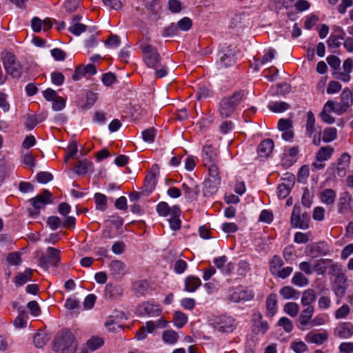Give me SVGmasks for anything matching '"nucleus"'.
Returning a JSON list of instances; mask_svg holds the SVG:
<instances>
[{"label":"nucleus","instance_id":"3c124183","mask_svg":"<svg viewBox=\"0 0 353 353\" xmlns=\"http://www.w3.org/2000/svg\"><path fill=\"white\" fill-rule=\"evenodd\" d=\"M278 325L282 327L286 332H291L293 329V324L292 321L288 317H281L279 322Z\"/></svg>","mask_w":353,"mask_h":353},{"label":"nucleus","instance_id":"f257e3e1","mask_svg":"<svg viewBox=\"0 0 353 353\" xmlns=\"http://www.w3.org/2000/svg\"><path fill=\"white\" fill-rule=\"evenodd\" d=\"M353 104V97L350 89L345 88L343 90L340 97V101H327L320 114L323 121L332 124L335 121L334 117L331 116L330 113L334 112L338 115H341L346 112Z\"/></svg>","mask_w":353,"mask_h":353},{"label":"nucleus","instance_id":"c756f323","mask_svg":"<svg viewBox=\"0 0 353 353\" xmlns=\"http://www.w3.org/2000/svg\"><path fill=\"white\" fill-rule=\"evenodd\" d=\"M201 285V281L199 278L189 276L185 280V290L190 292H194Z\"/></svg>","mask_w":353,"mask_h":353},{"label":"nucleus","instance_id":"a878e982","mask_svg":"<svg viewBox=\"0 0 353 353\" xmlns=\"http://www.w3.org/2000/svg\"><path fill=\"white\" fill-rule=\"evenodd\" d=\"M32 272L33 271L30 268H26L23 272H19L14 278L15 285L22 286L31 281Z\"/></svg>","mask_w":353,"mask_h":353},{"label":"nucleus","instance_id":"f03ea898","mask_svg":"<svg viewBox=\"0 0 353 353\" xmlns=\"http://www.w3.org/2000/svg\"><path fill=\"white\" fill-rule=\"evenodd\" d=\"M245 96L243 90H238L230 96L222 98L218 105L220 117L223 119L232 117Z\"/></svg>","mask_w":353,"mask_h":353},{"label":"nucleus","instance_id":"9b49d317","mask_svg":"<svg viewBox=\"0 0 353 353\" xmlns=\"http://www.w3.org/2000/svg\"><path fill=\"white\" fill-rule=\"evenodd\" d=\"M60 261V251L49 247L47 249V256L40 259V264L43 268H48V265H57Z\"/></svg>","mask_w":353,"mask_h":353},{"label":"nucleus","instance_id":"e433bc0d","mask_svg":"<svg viewBox=\"0 0 353 353\" xmlns=\"http://www.w3.org/2000/svg\"><path fill=\"white\" fill-rule=\"evenodd\" d=\"M19 313L14 321V325L16 328H24L27 325V312L19 308Z\"/></svg>","mask_w":353,"mask_h":353},{"label":"nucleus","instance_id":"1a4fd4ad","mask_svg":"<svg viewBox=\"0 0 353 353\" xmlns=\"http://www.w3.org/2000/svg\"><path fill=\"white\" fill-rule=\"evenodd\" d=\"M350 163V156L345 152L339 158L337 164L332 163L328 168L332 173L336 172L339 177H344L349 169Z\"/></svg>","mask_w":353,"mask_h":353},{"label":"nucleus","instance_id":"bb28decb","mask_svg":"<svg viewBox=\"0 0 353 353\" xmlns=\"http://www.w3.org/2000/svg\"><path fill=\"white\" fill-rule=\"evenodd\" d=\"M351 201L352 196L348 192H344L341 193L339 198V212L343 213L348 210L350 208Z\"/></svg>","mask_w":353,"mask_h":353},{"label":"nucleus","instance_id":"58836bf2","mask_svg":"<svg viewBox=\"0 0 353 353\" xmlns=\"http://www.w3.org/2000/svg\"><path fill=\"white\" fill-rule=\"evenodd\" d=\"M162 338L163 341L165 343L172 345L177 342L179 335L175 331L172 330H168L163 332Z\"/></svg>","mask_w":353,"mask_h":353},{"label":"nucleus","instance_id":"6e6552de","mask_svg":"<svg viewBox=\"0 0 353 353\" xmlns=\"http://www.w3.org/2000/svg\"><path fill=\"white\" fill-rule=\"evenodd\" d=\"M212 327L220 332H232L236 327L235 320L231 316H220L212 320Z\"/></svg>","mask_w":353,"mask_h":353},{"label":"nucleus","instance_id":"c85d7f7f","mask_svg":"<svg viewBox=\"0 0 353 353\" xmlns=\"http://www.w3.org/2000/svg\"><path fill=\"white\" fill-rule=\"evenodd\" d=\"M156 183V174L151 171L145 176L143 192H146L147 194L150 193L154 190Z\"/></svg>","mask_w":353,"mask_h":353},{"label":"nucleus","instance_id":"4be33fe9","mask_svg":"<svg viewBox=\"0 0 353 353\" xmlns=\"http://www.w3.org/2000/svg\"><path fill=\"white\" fill-rule=\"evenodd\" d=\"M314 312V307H305L300 314L298 322L301 330H304Z\"/></svg>","mask_w":353,"mask_h":353},{"label":"nucleus","instance_id":"20e7f679","mask_svg":"<svg viewBox=\"0 0 353 353\" xmlns=\"http://www.w3.org/2000/svg\"><path fill=\"white\" fill-rule=\"evenodd\" d=\"M141 49L143 53V61L150 68H157L161 65V57L157 49L150 44L141 43Z\"/></svg>","mask_w":353,"mask_h":353},{"label":"nucleus","instance_id":"13d9d810","mask_svg":"<svg viewBox=\"0 0 353 353\" xmlns=\"http://www.w3.org/2000/svg\"><path fill=\"white\" fill-rule=\"evenodd\" d=\"M290 192V185L285 183L279 184L277 187V195L281 199H285Z\"/></svg>","mask_w":353,"mask_h":353},{"label":"nucleus","instance_id":"2f4dec72","mask_svg":"<svg viewBox=\"0 0 353 353\" xmlns=\"http://www.w3.org/2000/svg\"><path fill=\"white\" fill-rule=\"evenodd\" d=\"M334 150L331 146L321 147L316 154L317 161H327L332 155Z\"/></svg>","mask_w":353,"mask_h":353},{"label":"nucleus","instance_id":"7c9ffc66","mask_svg":"<svg viewBox=\"0 0 353 353\" xmlns=\"http://www.w3.org/2000/svg\"><path fill=\"white\" fill-rule=\"evenodd\" d=\"M279 294L284 299H298L300 292L291 286H284L281 288Z\"/></svg>","mask_w":353,"mask_h":353},{"label":"nucleus","instance_id":"423d86ee","mask_svg":"<svg viewBox=\"0 0 353 353\" xmlns=\"http://www.w3.org/2000/svg\"><path fill=\"white\" fill-rule=\"evenodd\" d=\"M32 208L29 209L30 214L37 215L39 214L40 210L45 208V206L52 202V194L48 190H43L42 192L30 200Z\"/></svg>","mask_w":353,"mask_h":353},{"label":"nucleus","instance_id":"72a5a7b5","mask_svg":"<svg viewBox=\"0 0 353 353\" xmlns=\"http://www.w3.org/2000/svg\"><path fill=\"white\" fill-rule=\"evenodd\" d=\"M284 265V261L279 255H274L270 261V271L272 275L277 272Z\"/></svg>","mask_w":353,"mask_h":353},{"label":"nucleus","instance_id":"5fc2aeb1","mask_svg":"<svg viewBox=\"0 0 353 353\" xmlns=\"http://www.w3.org/2000/svg\"><path fill=\"white\" fill-rule=\"evenodd\" d=\"M3 62L4 67H7L12 64L14 65L17 61L14 54L10 52H6L3 54Z\"/></svg>","mask_w":353,"mask_h":353},{"label":"nucleus","instance_id":"cd10ccee","mask_svg":"<svg viewBox=\"0 0 353 353\" xmlns=\"http://www.w3.org/2000/svg\"><path fill=\"white\" fill-rule=\"evenodd\" d=\"M336 194L332 189L327 188L320 193V199L326 205H332L334 203Z\"/></svg>","mask_w":353,"mask_h":353},{"label":"nucleus","instance_id":"a211bd4d","mask_svg":"<svg viewBox=\"0 0 353 353\" xmlns=\"http://www.w3.org/2000/svg\"><path fill=\"white\" fill-rule=\"evenodd\" d=\"M228 258L225 256L216 257L214 259L215 266L221 270V272L225 274H230L234 268V265L232 262L227 263Z\"/></svg>","mask_w":353,"mask_h":353},{"label":"nucleus","instance_id":"a19ab883","mask_svg":"<svg viewBox=\"0 0 353 353\" xmlns=\"http://www.w3.org/2000/svg\"><path fill=\"white\" fill-rule=\"evenodd\" d=\"M104 343V341L101 337L93 336L88 340L86 345L89 350L94 351L101 347Z\"/></svg>","mask_w":353,"mask_h":353},{"label":"nucleus","instance_id":"49530a36","mask_svg":"<svg viewBox=\"0 0 353 353\" xmlns=\"http://www.w3.org/2000/svg\"><path fill=\"white\" fill-rule=\"evenodd\" d=\"M337 130L335 128H327L323 131V141L329 143L336 138Z\"/></svg>","mask_w":353,"mask_h":353},{"label":"nucleus","instance_id":"6e6d98bb","mask_svg":"<svg viewBox=\"0 0 353 353\" xmlns=\"http://www.w3.org/2000/svg\"><path fill=\"white\" fill-rule=\"evenodd\" d=\"M290 347L296 353H303L308 349L307 345L301 341L292 342Z\"/></svg>","mask_w":353,"mask_h":353},{"label":"nucleus","instance_id":"09e8293b","mask_svg":"<svg viewBox=\"0 0 353 353\" xmlns=\"http://www.w3.org/2000/svg\"><path fill=\"white\" fill-rule=\"evenodd\" d=\"M92 163L87 161L83 160L79 162L78 165H77L74 168V172L78 174H83L88 172V166L91 165Z\"/></svg>","mask_w":353,"mask_h":353},{"label":"nucleus","instance_id":"79ce46f5","mask_svg":"<svg viewBox=\"0 0 353 353\" xmlns=\"http://www.w3.org/2000/svg\"><path fill=\"white\" fill-rule=\"evenodd\" d=\"M283 310L290 316L295 317L299 314V307L295 302H289L284 305Z\"/></svg>","mask_w":353,"mask_h":353},{"label":"nucleus","instance_id":"7ed1b4c3","mask_svg":"<svg viewBox=\"0 0 353 353\" xmlns=\"http://www.w3.org/2000/svg\"><path fill=\"white\" fill-rule=\"evenodd\" d=\"M77 343L73 334L70 332L61 333L53 342L52 350L56 353H74Z\"/></svg>","mask_w":353,"mask_h":353},{"label":"nucleus","instance_id":"e2e57ef3","mask_svg":"<svg viewBox=\"0 0 353 353\" xmlns=\"http://www.w3.org/2000/svg\"><path fill=\"white\" fill-rule=\"evenodd\" d=\"M52 179V174L48 172H40L37 175V181L41 183H47L51 181Z\"/></svg>","mask_w":353,"mask_h":353},{"label":"nucleus","instance_id":"5701e85b","mask_svg":"<svg viewBox=\"0 0 353 353\" xmlns=\"http://www.w3.org/2000/svg\"><path fill=\"white\" fill-rule=\"evenodd\" d=\"M316 299V294L313 289H307L302 293L301 299V305L303 307H314L312 305Z\"/></svg>","mask_w":353,"mask_h":353},{"label":"nucleus","instance_id":"4468645a","mask_svg":"<svg viewBox=\"0 0 353 353\" xmlns=\"http://www.w3.org/2000/svg\"><path fill=\"white\" fill-rule=\"evenodd\" d=\"M201 158L205 166L218 163L217 154L211 145H205L202 149Z\"/></svg>","mask_w":353,"mask_h":353},{"label":"nucleus","instance_id":"052dcab7","mask_svg":"<svg viewBox=\"0 0 353 353\" xmlns=\"http://www.w3.org/2000/svg\"><path fill=\"white\" fill-rule=\"evenodd\" d=\"M299 268L301 271L307 275H311L314 272V265L310 261H303L299 263Z\"/></svg>","mask_w":353,"mask_h":353},{"label":"nucleus","instance_id":"f8f14e48","mask_svg":"<svg viewBox=\"0 0 353 353\" xmlns=\"http://www.w3.org/2000/svg\"><path fill=\"white\" fill-rule=\"evenodd\" d=\"M314 265V272H316L319 275H323L329 268L333 272L339 269V266L332 259H320L316 260Z\"/></svg>","mask_w":353,"mask_h":353},{"label":"nucleus","instance_id":"412c9836","mask_svg":"<svg viewBox=\"0 0 353 353\" xmlns=\"http://www.w3.org/2000/svg\"><path fill=\"white\" fill-rule=\"evenodd\" d=\"M328 339V334L326 331H323L319 333H308L305 339L307 343H314L316 345H322Z\"/></svg>","mask_w":353,"mask_h":353},{"label":"nucleus","instance_id":"ea45409f","mask_svg":"<svg viewBox=\"0 0 353 353\" xmlns=\"http://www.w3.org/2000/svg\"><path fill=\"white\" fill-rule=\"evenodd\" d=\"M188 322V316L184 313L177 311L174 314L173 323L174 325L178 327H183Z\"/></svg>","mask_w":353,"mask_h":353},{"label":"nucleus","instance_id":"a18cd8bd","mask_svg":"<svg viewBox=\"0 0 353 353\" xmlns=\"http://www.w3.org/2000/svg\"><path fill=\"white\" fill-rule=\"evenodd\" d=\"M268 108L274 112H283L289 108V105L283 101H276L270 103Z\"/></svg>","mask_w":353,"mask_h":353},{"label":"nucleus","instance_id":"b1692460","mask_svg":"<svg viewBox=\"0 0 353 353\" xmlns=\"http://www.w3.org/2000/svg\"><path fill=\"white\" fill-rule=\"evenodd\" d=\"M110 271L117 279H120L124 274L125 264L119 260L112 261L110 263Z\"/></svg>","mask_w":353,"mask_h":353},{"label":"nucleus","instance_id":"338daca9","mask_svg":"<svg viewBox=\"0 0 353 353\" xmlns=\"http://www.w3.org/2000/svg\"><path fill=\"white\" fill-rule=\"evenodd\" d=\"M213 95V92L211 89L208 87L203 86L200 87L198 90L196 96L198 99H204L210 97Z\"/></svg>","mask_w":353,"mask_h":353},{"label":"nucleus","instance_id":"dca6fc26","mask_svg":"<svg viewBox=\"0 0 353 353\" xmlns=\"http://www.w3.org/2000/svg\"><path fill=\"white\" fill-rule=\"evenodd\" d=\"M157 211L160 216H180L181 210L179 206L174 205L170 208L166 202H160L157 205Z\"/></svg>","mask_w":353,"mask_h":353},{"label":"nucleus","instance_id":"0e129e2a","mask_svg":"<svg viewBox=\"0 0 353 353\" xmlns=\"http://www.w3.org/2000/svg\"><path fill=\"white\" fill-rule=\"evenodd\" d=\"M277 128L280 131H286L292 128V122L290 119H279Z\"/></svg>","mask_w":353,"mask_h":353},{"label":"nucleus","instance_id":"f704fd0d","mask_svg":"<svg viewBox=\"0 0 353 353\" xmlns=\"http://www.w3.org/2000/svg\"><path fill=\"white\" fill-rule=\"evenodd\" d=\"M315 118L314 115L312 112H308L307 114V121L305 125L306 135L311 137L317 131L314 127Z\"/></svg>","mask_w":353,"mask_h":353},{"label":"nucleus","instance_id":"0eeeda50","mask_svg":"<svg viewBox=\"0 0 353 353\" xmlns=\"http://www.w3.org/2000/svg\"><path fill=\"white\" fill-rule=\"evenodd\" d=\"M218 56L217 65L220 68H228L236 63L235 52L231 46H222Z\"/></svg>","mask_w":353,"mask_h":353},{"label":"nucleus","instance_id":"603ef678","mask_svg":"<svg viewBox=\"0 0 353 353\" xmlns=\"http://www.w3.org/2000/svg\"><path fill=\"white\" fill-rule=\"evenodd\" d=\"M7 261L11 265H19L21 263V254L19 252H11L8 254Z\"/></svg>","mask_w":353,"mask_h":353},{"label":"nucleus","instance_id":"8fccbe9b","mask_svg":"<svg viewBox=\"0 0 353 353\" xmlns=\"http://www.w3.org/2000/svg\"><path fill=\"white\" fill-rule=\"evenodd\" d=\"M5 68L8 73H9L12 77L14 78H18L21 76V70L18 61L16 62L14 65H10L7 67H5Z\"/></svg>","mask_w":353,"mask_h":353},{"label":"nucleus","instance_id":"9d476101","mask_svg":"<svg viewBox=\"0 0 353 353\" xmlns=\"http://www.w3.org/2000/svg\"><path fill=\"white\" fill-rule=\"evenodd\" d=\"M254 296V292L243 286H238L230 291L229 299L234 303L240 301H248L252 300Z\"/></svg>","mask_w":353,"mask_h":353},{"label":"nucleus","instance_id":"de8ad7c7","mask_svg":"<svg viewBox=\"0 0 353 353\" xmlns=\"http://www.w3.org/2000/svg\"><path fill=\"white\" fill-rule=\"evenodd\" d=\"M157 134V130L154 128H150L142 132V137L144 141L153 143Z\"/></svg>","mask_w":353,"mask_h":353},{"label":"nucleus","instance_id":"f3484780","mask_svg":"<svg viewBox=\"0 0 353 353\" xmlns=\"http://www.w3.org/2000/svg\"><path fill=\"white\" fill-rule=\"evenodd\" d=\"M141 313H144L150 316H158L161 313V307L159 304L153 302H145L139 306Z\"/></svg>","mask_w":353,"mask_h":353},{"label":"nucleus","instance_id":"bf43d9fd","mask_svg":"<svg viewBox=\"0 0 353 353\" xmlns=\"http://www.w3.org/2000/svg\"><path fill=\"white\" fill-rule=\"evenodd\" d=\"M21 158V162L24 166L34 167L35 165V159L31 154L23 153Z\"/></svg>","mask_w":353,"mask_h":353},{"label":"nucleus","instance_id":"4d7b16f0","mask_svg":"<svg viewBox=\"0 0 353 353\" xmlns=\"http://www.w3.org/2000/svg\"><path fill=\"white\" fill-rule=\"evenodd\" d=\"M87 26L82 23H75L74 25L70 26L69 31L73 34L79 36L82 32L86 30Z\"/></svg>","mask_w":353,"mask_h":353},{"label":"nucleus","instance_id":"69168bd1","mask_svg":"<svg viewBox=\"0 0 353 353\" xmlns=\"http://www.w3.org/2000/svg\"><path fill=\"white\" fill-rule=\"evenodd\" d=\"M65 106V101L61 97L57 96L52 102V109L55 111H60Z\"/></svg>","mask_w":353,"mask_h":353},{"label":"nucleus","instance_id":"2eb2a0df","mask_svg":"<svg viewBox=\"0 0 353 353\" xmlns=\"http://www.w3.org/2000/svg\"><path fill=\"white\" fill-rule=\"evenodd\" d=\"M334 334L340 339H349L353 335V324L343 322L338 325L334 330Z\"/></svg>","mask_w":353,"mask_h":353},{"label":"nucleus","instance_id":"864d4df0","mask_svg":"<svg viewBox=\"0 0 353 353\" xmlns=\"http://www.w3.org/2000/svg\"><path fill=\"white\" fill-rule=\"evenodd\" d=\"M98 99L97 93L89 91L86 94V103L83 106L85 109L90 108Z\"/></svg>","mask_w":353,"mask_h":353},{"label":"nucleus","instance_id":"37998d69","mask_svg":"<svg viewBox=\"0 0 353 353\" xmlns=\"http://www.w3.org/2000/svg\"><path fill=\"white\" fill-rule=\"evenodd\" d=\"M350 307L347 304H343L339 308H338L334 312V317L336 319H346L350 314Z\"/></svg>","mask_w":353,"mask_h":353},{"label":"nucleus","instance_id":"c03bdc74","mask_svg":"<svg viewBox=\"0 0 353 353\" xmlns=\"http://www.w3.org/2000/svg\"><path fill=\"white\" fill-rule=\"evenodd\" d=\"M95 203L97 209L104 211L107 206V197L105 194L101 193H96L94 195Z\"/></svg>","mask_w":353,"mask_h":353},{"label":"nucleus","instance_id":"473e14b6","mask_svg":"<svg viewBox=\"0 0 353 353\" xmlns=\"http://www.w3.org/2000/svg\"><path fill=\"white\" fill-rule=\"evenodd\" d=\"M208 168L209 176H210V180L214 184V185H217L220 184L221 182V176L219 171V167L217 163L207 165Z\"/></svg>","mask_w":353,"mask_h":353},{"label":"nucleus","instance_id":"aec40b11","mask_svg":"<svg viewBox=\"0 0 353 353\" xmlns=\"http://www.w3.org/2000/svg\"><path fill=\"white\" fill-rule=\"evenodd\" d=\"M123 292V290L121 286L108 284L105 286L104 295L107 299L114 300L121 297Z\"/></svg>","mask_w":353,"mask_h":353},{"label":"nucleus","instance_id":"680f3d73","mask_svg":"<svg viewBox=\"0 0 353 353\" xmlns=\"http://www.w3.org/2000/svg\"><path fill=\"white\" fill-rule=\"evenodd\" d=\"M331 299L330 297L326 296H321L318 300L319 308L321 310H327L331 306Z\"/></svg>","mask_w":353,"mask_h":353},{"label":"nucleus","instance_id":"c9c22d12","mask_svg":"<svg viewBox=\"0 0 353 353\" xmlns=\"http://www.w3.org/2000/svg\"><path fill=\"white\" fill-rule=\"evenodd\" d=\"M49 339L48 334L45 332L39 331L34 334L33 341L37 347L41 348L46 345Z\"/></svg>","mask_w":353,"mask_h":353},{"label":"nucleus","instance_id":"39448f33","mask_svg":"<svg viewBox=\"0 0 353 353\" xmlns=\"http://www.w3.org/2000/svg\"><path fill=\"white\" fill-rule=\"evenodd\" d=\"M310 216L302 212L300 205H295L291 214L290 223L292 228L306 230L309 228Z\"/></svg>","mask_w":353,"mask_h":353},{"label":"nucleus","instance_id":"774afa93","mask_svg":"<svg viewBox=\"0 0 353 353\" xmlns=\"http://www.w3.org/2000/svg\"><path fill=\"white\" fill-rule=\"evenodd\" d=\"M51 80L53 84L61 85L65 80L64 75L59 72H54L51 74Z\"/></svg>","mask_w":353,"mask_h":353},{"label":"nucleus","instance_id":"4c0bfd02","mask_svg":"<svg viewBox=\"0 0 353 353\" xmlns=\"http://www.w3.org/2000/svg\"><path fill=\"white\" fill-rule=\"evenodd\" d=\"M292 283L299 286L305 287L308 285V279L301 272H296L292 278Z\"/></svg>","mask_w":353,"mask_h":353},{"label":"nucleus","instance_id":"ddd939ff","mask_svg":"<svg viewBox=\"0 0 353 353\" xmlns=\"http://www.w3.org/2000/svg\"><path fill=\"white\" fill-rule=\"evenodd\" d=\"M346 277L345 274L341 273L337 275L332 290L335 296L338 298L336 303L339 304L341 299L345 296L347 290Z\"/></svg>","mask_w":353,"mask_h":353},{"label":"nucleus","instance_id":"393cba45","mask_svg":"<svg viewBox=\"0 0 353 353\" xmlns=\"http://www.w3.org/2000/svg\"><path fill=\"white\" fill-rule=\"evenodd\" d=\"M274 142L271 139L263 141L258 147V152L262 157H268L272 152Z\"/></svg>","mask_w":353,"mask_h":353},{"label":"nucleus","instance_id":"6ab92c4d","mask_svg":"<svg viewBox=\"0 0 353 353\" xmlns=\"http://www.w3.org/2000/svg\"><path fill=\"white\" fill-rule=\"evenodd\" d=\"M266 316L272 317L277 312V296L276 294H270L265 301Z\"/></svg>","mask_w":353,"mask_h":353}]
</instances>
